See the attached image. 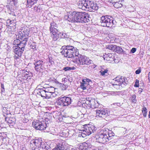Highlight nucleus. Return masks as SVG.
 Listing matches in <instances>:
<instances>
[{
    "mask_svg": "<svg viewBox=\"0 0 150 150\" xmlns=\"http://www.w3.org/2000/svg\"><path fill=\"white\" fill-rule=\"evenodd\" d=\"M31 144H34L36 147H38L39 150H50V147L46 144H42L41 138L33 139L31 141Z\"/></svg>",
    "mask_w": 150,
    "mask_h": 150,
    "instance_id": "nucleus-6",
    "label": "nucleus"
},
{
    "mask_svg": "<svg viewBox=\"0 0 150 150\" xmlns=\"http://www.w3.org/2000/svg\"><path fill=\"white\" fill-rule=\"evenodd\" d=\"M104 55H106L107 56H108V57L112 59H114V56L111 53H108L107 54H105Z\"/></svg>",
    "mask_w": 150,
    "mask_h": 150,
    "instance_id": "nucleus-45",
    "label": "nucleus"
},
{
    "mask_svg": "<svg viewBox=\"0 0 150 150\" xmlns=\"http://www.w3.org/2000/svg\"><path fill=\"white\" fill-rule=\"evenodd\" d=\"M89 15L85 12L82 13L76 11L69 12L67 20L71 23H85L90 21Z\"/></svg>",
    "mask_w": 150,
    "mask_h": 150,
    "instance_id": "nucleus-1",
    "label": "nucleus"
},
{
    "mask_svg": "<svg viewBox=\"0 0 150 150\" xmlns=\"http://www.w3.org/2000/svg\"><path fill=\"white\" fill-rule=\"evenodd\" d=\"M62 50L61 53L64 56L68 58H72V61L74 62V57L79 55V50L72 46L67 45L63 46L61 49Z\"/></svg>",
    "mask_w": 150,
    "mask_h": 150,
    "instance_id": "nucleus-2",
    "label": "nucleus"
},
{
    "mask_svg": "<svg viewBox=\"0 0 150 150\" xmlns=\"http://www.w3.org/2000/svg\"><path fill=\"white\" fill-rule=\"evenodd\" d=\"M16 21L14 19L12 20H11L10 19H8L6 21L7 25L9 26L10 27H12L14 29L16 28Z\"/></svg>",
    "mask_w": 150,
    "mask_h": 150,
    "instance_id": "nucleus-21",
    "label": "nucleus"
},
{
    "mask_svg": "<svg viewBox=\"0 0 150 150\" xmlns=\"http://www.w3.org/2000/svg\"><path fill=\"white\" fill-rule=\"evenodd\" d=\"M92 0H86V8L85 10L88 11L90 10Z\"/></svg>",
    "mask_w": 150,
    "mask_h": 150,
    "instance_id": "nucleus-24",
    "label": "nucleus"
},
{
    "mask_svg": "<svg viewBox=\"0 0 150 150\" xmlns=\"http://www.w3.org/2000/svg\"><path fill=\"white\" fill-rule=\"evenodd\" d=\"M136 96L135 95H134L132 96L130 98L131 100L133 103H136L137 100L136 99Z\"/></svg>",
    "mask_w": 150,
    "mask_h": 150,
    "instance_id": "nucleus-42",
    "label": "nucleus"
},
{
    "mask_svg": "<svg viewBox=\"0 0 150 150\" xmlns=\"http://www.w3.org/2000/svg\"><path fill=\"white\" fill-rule=\"evenodd\" d=\"M31 73L27 71H24V72L23 73L22 76L24 77L25 79H30L32 75Z\"/></svg>",
    "mask_w": 150,
    "mask_h": 150,
    "instance_id": "nucleus-25",
    "label": "nucleus"
},
{
    "mask_svg": "<svg viewBox=\"0 0 150 150\" xmlns=\"http://www.w3.org/2000/svg\"><path fill=\"white\" fill-rule=\"evenodd\" d=\"M117 141V139H116L114 140H112L108 143V144L110 146H112L115 144V143Z\"/></svg>",
    "mask_w": 150,
    "mask_h": 150,
    "instance_id": "nucleus-38",
    "label": "nucleus"
},
{
    "mask_svg": "<svg viewBox=\"0 0 150 150\" xmlns=\"http://www.w3.org/2000/svg\"><path fill=\"white\" fill-rule=\"evenodd\" d=\"M91 104L92 105L91 108L93 109L98 108L99 106V104L97 101L95 99H92L91 101Z\"/></svg>",
    "mask_w": 150,
    "mask_h": 150,
    "instance_id": "nucleus-23",
    "label": "nucleus"
},
{
    "mask_svg": "<svg viewBox=\"0 0 150 150\" xmlns=\"http://www.w3.org/2000/svg\"><path fill=\"white\" fill-rule=\"evenodd\" d=\"M35 62L34 63L35 65V68L36 71L38 72H40L42 70H43L44 68V64H50V60L49 62H44L42 60H34Z\"/></svg>",
    "mask_w": 150,
    "mask_h": 150,
    "instance_id": "nucleus-10",
    "label": "nucleus"
},
{
    "mask_svg": "<svg viewBox=\"0 0 150 150\" xmlns=\"http://www.w3.org/2000/svg\"><path fill=\"white\" fill-rule=\"evenodd\" d=\"M137 50V48L134 47L132 48V49L131 50V52L132 53H134Z\"/></svg>",
    "mask_w": 150,
    "mask_h": 150,
    "instance_id": "nucleus-52",
    "label": "nucleus"
},
{
    "mask_svg": "<svg viewBox=\"0 0 150 150\" xmlns=\"http://www.w3.org/2000/svg\"><path fill=\"white\" fill-rule=\"evenodd\" d=\"M79 67L81 68L83 70H86L88 66H80L79 65Z\"/></svg>",
    "mask_w": 150,
    "mask_h": 150,
    "instance_id": "nucleus-51",
    "label": "nucleus"
},
{
    "mask_svg": "<svg viewBox=\"0 0 150 150\" xmlns=\"http://www.w3.org/2000/svg\"><path fill=\"white\" fill-rule=\"evenodd\" d=\"M3 28V23L0 22V30H1Z\"/></svg>",
    "mask_w": 150,
    "mask_h": 150,
    "instance_id": "nucleus-61",
    "label": "nucleus"
},
{
    "mask_svg": "<svg viewBox=\"0 0 150 150\" xmlns=\"http://www.w3.org/2000/svg\"><path fill=\"white\" fill-rule=\"evenodd\" d=\"M82 105L83 106H86V108H88V104L86 103V101H85V103H83Z\"/></svg>",
    "mask_w": 150,
    "mask_h": 150,
    "instance_id": "nucleus-55",
    "label": "nucleus"
},
{
    "mask_svg": "<svg viewBox=\"0 0 150 150\" xmlns=\"http://www.w3.org/2000/svg\"><path fill=\"white\" fill-rule=\"evenodd\" d=\"M33 126L36 129L39 130L45 129L47 128V124L44 121H40L37 120L33 123Z\"/></svg>",
    "mask_w": 150,
    "mask_h": 150,
    "instance_id": "nucleus-12",
    "label": "nucleus"
},
{
    "mask_svg": "<svg viewBox=\"0 0 150 150\" xmlns=\"http://www.w3.org/2000/svg\"><path fill=\"white\" fill-rule=\"evenodd\" d=\"M36 45H35V43H33L30 45L31 48L34 50H36Z\"/></svg>",
    "mask_w": 150,
    "mask_h": 150,
    "instance_id": "nucleus-47",
    "label": "nucleus"
},
{
    "mask_svg": "<svg viewBox=\"0 0 150 150\" xmlns=\"http://www.w3.org/2000/svg\"><path fill=\"white\" fill-rule=\"evenodd\" d=\"M139 81L137 80H136L135 82L134 86L135 87H138L139 86Z\"/></svg>",
    "mask_w": 150,
    "mask_h": 150,
    "instance_id": "nucleus-50",
    "label": "nucleus"
},
{
    "mask_svg": "<svg viewBox=\"0 0 150 150\" xmlns=\"http://www.w3.org/2000/svg\"><path fill=\"white\" fill-rule=\"evenodd\" d=\"M39 89L40 91H39V94L42 97H45V98L46 91L45 89H44L43 88H40Z\"/></svg>",
    "mask_w": 150,
    "mask_h": 150,
    "instance_id": "nucleus-28",
    "label": "nucleus"
},
{
    "mask_svg": "<svg viewBox=\"0 0 150 150\" xmlns=\"http://www.w3.org/2000/svg\"><path fill=\"white\" fill-rule=\"evenodd\" d=\"M96 115L105 119L110 115V111L104 109H98L96 110Z\"/></svg>",
    "mask_w": 150,
    "mask_h": 150,
    "instance_id": "nucleus-15",
    "label": "nucleus"
},
{
    "mask_svg": "<svg viewBox=\"0 0 150 150\" xmlns=\"http://www.w3.org/2000/svg\"><path fill=\"white\" fill-rule=\"evenodd\" d=\"M89 140H87L86 142L83 143V146H85L88 149V148H91L92 147V145L89 142Z\"/></svg>",
    "mask_w": 150,
    "mask_h": 150,
    "instance_id": "nucleus-30",
    "label": "nucleus"
},
{
    "mask_svg": "<svg viewBox=\"0 0 150 150\" xmlns=\"http://www.w3.org/2000/svg\"><path fill=\"white\" fill-rule=\"evenodd\" d=\"M8 4L6 6V7L8 10L9 13L15 16L13 11L16 8V5L17 3V0H8Z\"/></svg>",
    "mask_w": 150,
    "mask_h": 150,
    "instance_id": "nucleus-11",
    "label": "nucleus"
},
{
    "mask_svg": "<svg viewBox=\"0 0 150 150\" xmlns=\"http://www.w3.org/2000/svg\"><path fill=\"white\" fill-rule=\"evenodd\" d=\"M91 100H90V101H86V103L88 104V106L90 107L91 108V106H92V105L91 104Z\"/></svg>",
    "mask_w": 150,
    "mask_h": 150,
    "instance_id": "nucleus-53",
    "label": "nucleus"
},
{
    "mask_svg": "<svg viewBox=\"0 0 150 150\" xmlns=\"http://www.w3.org/2000/svg\"><path fill=\"white\" fill-rule=\"evenodd\" d=\"M147 109L145 107H144L142 108V112L144 117H146L147 114Z\"/></svg>",
    "mask_w": 150,
    "mask_h": 150,
    "instance_id": "nucleus-36",
    "label": "nucleus"
},
{
    "mask_svg": "<svg viewBox=\"0 0 150 150\" xmlns=\"http://www.w3.org/2000/svg\"><path fill=\"white\" fill-rule=\"evenodd\" d=\"M55 96H56V95L55 94H53V93H51L46 91L45 98H51L53 97H54Z\"/></svg>",
    "mask_w": 150,
    "mask_h": 150,
    "instance_id": "nucleus-32",
    "label": "nucleus"
},
{
    "mask_svg": "<svg viewBox=\"0 0 150 150\" xmlns=\"http://www.w3.org/2000/svg\"><path fill=\"white\" fill-rule=\"evenodd\" d=\"M114 79H116L117 81H119L122 87H124L128 83V82L127 81L126 78L123 76H119L116 77Z\"/></svg>",
    "mask_w": 150,
    "mask_h": 150,
    "instance_id": "nucleus-19",
    "label": "nucleus"
},
{
    "mask_svg": "<svg viewBox=\"0 0 150 150\" xmlns=\"http://www.w3.org/2000/svg\"><path fill=\"white\" fill-rule=\"evenodd\" d=\"M141 72V69H139L135 71V73L136 74H139Z\"/></svg>",
    "mask_w": 150,
    "mask_h": 150,
    "instance_id": "nucleus-56",
    "label": "nucleus"
},
{
    "mask_svg": "<svg viewBox=\"0 0 150 150\" xmlns=\"http://www.w3.org/2000/svg\"><path fill=\"white\" fill-rule=\"evenodd\" d=\"M108 70L107 69H104L103 70H101L100 71V75L103 76H107V74H108Z\"/></svg>",
    "mask_w": 150,
    "mask_h": 150,
    "instance_id": "nucleus-33",
    "label": "nucleus"
},
{
    "mask_svg": "<svg viewBox=\"0 0 150 150\" xmlns=\"http://www.w3.org/2000/svg\"><path fill=\"white\" fill-rule=\"evenodd\" d=\"M106 47L107 49L112 50L118 53H125V52L123 50L121 47L117 46L115 45H108L106 46Z\"/></svg>",
    "mask_w": 150,
    "mask_h": 150,
    "instance_id": "nucleus-17",
    "label": "nucleus"
},
{
    "mask_svg": "<svg viewBox=\"0 0 150 150\" xmlns=\"http://www.w3.org/2000/svg\"><path fill=\"white\" fill-rule=\"evenodd\" d=\"M26 44L24 43L20 44L18 46H15L13 47V50L16 55L15 56L16 59L21 57L22 53L24 50Z\"/></svg>",
    "mask_w": 150,
    "mask_h": 150,
    "instance_id": "nucleus-8",
    "label": "nucleus"
},
{
    "mask_svg": "<svg viewBox=\"0 0 150 150\" xmlns=\"http://www.w3.org/2000/svg\"><path fill=\"white\" fill-rule=\"evenodd\" d=\"M82 3L81 5L83 6L82 9L85 10L86 8V0H82Z\"/></svg>",
    "mask_w": 150,
    "mask_h": 150,
    "instance_id": "nucleus-44",
    "label": "nucleus"
},
{
    "mask_svg": "<svg viewBox=\"0 0 150 150\" xmlns=\"http://www.w3.org/2000/svg\"><path fill=\"white\" fill-rule=\"evenodd\" d=\"M103 57L104 60L107 61H112V60H114V59H112L108 57V56H107L106 55H103Z\"/></svg>",
    "mask_w": 150,
    "mask_h": 150,
    "instance_id": "nucleus-41",
    "label": "nucleus"
},
{
    "mask_svg": "<svg viewBox=\"0 0 150 150\" xmlns=\"http://www.w3.org/2000/svg\"><path fill=\"white\" fill-rule=\"evenodd\" d=\"M57 28V24L54 22L52 21L50 23V33H57V34H60V32L59 31Z\"/></svg>",
    "mask_w": 150,
    "mask_h": 150,
    "instance_id": "nucleus-18",
    "label": "nucleus"
},
{
    "mask_svg": "<svg viewBox=\"0 0 150 150\" xmlns=\"http://www.w3.org/2000/svg\"><path fill=\"white\" fill-rule=\"evenodd\" d=\"M114 80L115 81V82L114 83V84L113 85H118V86L121 85L120 83V82L119 81H117V80L115 79H114Z\"/></svg>",
    "mask_w": 150,
    "mask_h": 150,
    "instance_id": "nucleus-49",
    "label": "nucleus"
},
{
    "mask_svg": "<svg viewBox=\"0 0 150 150\" xmlns=\"http://www.w3.org/2000/svg\"><path fill=\"white\" fill-rule=\"evenodd\" d=\"M1 88L3 89L4 90V91H5L4 88V86L3 84H1Z\"/></svg>",
    "mask_w": 150,
    "mask_h": 150,
    "instance_id": "nucleus-63",
    "label": "nucleus"
},
{
    "mask_svg": "<svg viewBox=\"0 0 150 150\" xmlns=\"http://www.w3.org/2000/svg\"><path fill=\"white\" fill-rule=\"evenodd\" d=\"M38 0H27V5L28 7H31L34 4L36 3Z\"/></svg>",
    "mask_w": 150,
    "mask_h": 150,
    "instance_id": "nucleus-27",
    "label": "nucleus"
},
{
    "mask_svg": "<svg viewBox=\"0 0 150 150\" xmlns=\"http://www.w3.org/2000/svg\"><path fill=\"white\" fill-rule=\"evenodd\" d=\"M98 6L97 4L93 0L91 2V7L90 10L91 9L97 10L98 9Z\"/></svg>",
    "mask_w": 150,
    "mask_h": 150,
    "instance_id": "nucleus-26",
    "label": "nucleus"
},
{
    "mask_svg": "<svg viewBox=\"0 0 150 150\" xmlns=\"http://www.w3.org/2000/svg\"><path fill=\"white\" fill-rule=\"evenodd\" d=\"M97 65L95 64H93L91 66H90L88 68L90 69H92L95 68Z\"/></svg>",
    "mask_w": 150,
    "mask_h": 150,
    "instance_id": "nucleus-48",
    "label": "nucleus"
},
{
    "mask_svg": "<svg viewBox=\"0 0 150 150\" xmlns=\"http://www.w3.org/2000/svg\"><path fill=\"white\" fill-rule=\"evenodd\" d=\"M92 81L89 79H83L81 83L80 87L83 90H88L90 87H92Z\"/></svg>",
    "mask_w": 150,
    "mask_h": 150,
    "instance_id": "nucleus-13",
    "label": "nucleus"
},
{
    "mask_svg": "<svg viewBox=\"0 0 150 150\" xmlns=\"http://www.w3.org/2000/svg\"><path fill=\"white\" fill-rule=\"evenodd\" d=\"M52 150H69V148L67 143L62 140L57 143L56 146Z\"/></svg>",
    "mask_w": 150,
    "mask_h": 150,
    "instance_id": "nucleus-14",
    "label": "nucleus"
},
{
    "mask_svg": "<svg viewBox=\"0 0 150 150\" xmlns=\"http://www.w3.org/2000/svg\"><path fill=\"white\" fill-rule=\"evenodd\" d=\"M100 20L101 25L103 27H111L115 23L113 18L109 16H102L100 17Z\"/></svg>",
    "mask_w": 150,
    "mask_h": 150,
    "instance_id": "nucleus-5",
    "label": "nucleus"
},
{
    "mask_svg": "<svg viewBox=\"0 0 150 150\" xmlns=\"http://www.w3.org/2000/svg\"><path fill=\"white\" fill-rule=\"evenodd\" d=\"M92 150H102L101 148H96V149H93Z\"/></svg>",
    "mask_w": 150,
    "mask_h": 150,
    "instance_id": "nucleus-62",
    "label": "nucleus"
},
{
    "mask_svg": "<svg viewBox=\"0 0 150 150\" xmlns=\"http://www.w3.org/2000/svg\"><path fill=\"white\" fill-rule=\"evenodd\" d=\"M76 69V68L73 67H64L63 68V69L65 71H72L73 70H75Z\"/></svg>",
    "mask_w": 150,
    "mask_h": 150,
    "instance_id": "nucleus-31",
    "label": "nucleus"
},
{
    "mask_svg": "<svg viewBox=\"0 0 150 150\" xmlns=\"http://www.w3.org/2000/svg\"><path fill=\"white\" fill-rule=\"evenodd\" d=\"M148 79L150 81V72L149 73V74Z\"/></svg>",
    "mask_w": 150,
    "mask_h": 150,
    "instance_id": "nucleus-64",
    "label": "nucleus"
},
{
    "mask_svg": "<svg viewBox=\"0 0 150 150\" xmlns=\"http://www.w3.org/2000/svg\"><path fill=\"white\" fill-rule=\"evenodd\" d=\"M85 147V146H83V143H82V144L79 146V149H80V150H86L88 149L87 148Z\"/></svg>",
    "mask_w": 150,
    "mask_h": 150,
    "instance_id": "nucleus-46",
    "label": "nucleus"
},
{
    "mask_svg": "<svg viewBox=\"0 0 150 150\" xmlns=\"http://www.w3.org/2000/svg\"><path fill=\"white\" fill-rule=\"evenodd\" d=\"M29 30L27 29L19 32V34L20 36V39L23 40V43L26 44L28 40V36L29 35Z\"/></svg>",
    "mask_w": 150,
    "mask_h": 150,
    "instance_id": "nucleus-16",
    "label": "nucleus"
},
{
    "mask_svg": "<svg viewBox=\"0 0 150 150\" xmlns=\"http://www.w3.org/2000/svg\"><path fill=\"white\" fill-rule=\"evenodd\" d=\"M45 89L46 91H47V92H50V93H53V94H55L54 93L55 91V88L54 87L50 86L49 87H47Z\"/></svg>",
    "mask_w": 150,
    "mask_h": 150,
    "instance_id": "nucleus-29",
    "label": "nucleus"
},
{
    "mask_svg": "<svg viewBox=\"0 0 150 150\" xmlns=\"http://www.w3.org/2000/svg\"><path fill=\"white\" fill-rule=\"evenodd\" d=\"M23 40H20L17 39L15 40L14 41V43L15 44H16L17 46H18V45L20 44L23 43Z\"/></svg>",
    "mask_w": 150,
    "mask_h": 150,
    "instance_id": "nucleus-35",
    "label": "nucleus"
},
{
    "mask_svg": "<svg viewBox=\"0 0 150 150\" xmlns=\"http://www.w3.org/2000/svg\"><path fill=\"white\" fill-rule=\"evenodd\" d=\"M61 33L60 34V36L62 37V38H65V35L66 34L65 33L64 34L63 33Z\"/></svg>",
    "mask_w": 150,
    "mask_h": 150,
    "instance_id": "nucleus-54",
    "label": "nucleus"
},
{
    "mask_svg": "<svg viewBox=\"0 0 150 150\" xmlns=\"http://www.w3.org/2000/svg\"><path fill=\"white\" fill-rule=\"evenodd\" d=\"M71 99L68 97L61 96L59 97L57 100V105L61 106H68L71 103Z\"/></svg>",
    "mask_w": 150,
    "mask_h": 150,
    "instance_id": "nucleus-9",
    "label": "nucleus"
},
{
    "mask_svg": "<svg viewBox=\"0 0 150 150\" xmlns=\"http://www.w3.org/2000/svg\"><path fill=\"white\" fill-rule=\"evenodd\" d=\"M83 129L80 130L79 132V136L83 138L87 136H88L97 129L94 126L89 125H83Z\"/></svg>",
    "mask_w": 150,
    "mask_h": 150,
    "instance_id": "nucleus-3",
    "label": "nucleus"
},
{
    "mask_svg": "<svg viewBox=\"0 0 150 150\" xmlns=\"http://www.w3.org/2000/svg\"><path fill=\"white\" fill-rule=\"evenodd\" d=\"M67 85L64 84L62 83H60V87L62 90H66L68 87Z\"/></svg>",
    "mask_w": 150,
    "mask_h": 150,
    "instance_id": "nucleus-37",
    "label": "nucleus"
},
{
    "mask_svg": "<svg viewBox=\"0 0 150 150\" xmlns=\"http://www.w3.org/2000/svg\"><path fill=\"white\" fill-rule=\"evenodd\" d=\"M143 89L142 88H140L139 89L138 93L139 94H140L142 92V91Z\"/></svg>",
    "mask_w": 150,
    "mask_h": 150,
    "instance_id": "nucleus-60",
    "label": "nucleus"
},
{
    "mask_svg": "<svg viewBox=\"0 0 150 150\" xmlns=\"http://www.w3.org/2000/svg\"><path fill=\"white\" fill-rule=\"evenodd\" d=\"M50 86L49 85H48L47 84H45L44 85V87H43V89H45V88H46V87H50Z\"/></svg>",
    "mask_w": 150,
    "mask_h": 150,
    "instance_id": "nucleus-58",
    "label": "nucleus"
},
{
    "mask_svg": "<svg viewBox=\"0 0 150 150\" xmlns=\"http://www.w3.org/2000/svg\"><path fill=\"white\" fill-rule=\"evenodd\" d=\"M118 1V0H110L109 1L110 3H112V4L114 3L113 6L115 7H116V4H118V3L117 2Z\"/></svg>",
    "mask_w": 150,
    "mask_h": 150,
    "instance_id": "nucleus-40",
    "label": "nucleus"
},
{
    "mask_svg": "<svg viewBox=\"0 0 150 150\" xmlns=\"http://www.w3.org/2000/svg\"><path fill=\"white\" fill-rule=\"evenodd\" d=\"M96 137L97 142L102 144H104L110 140L109 138L106 133V131H105L104 129L101 130L97 133Z\"/></svg>",
    "mask_w": 150,
    "mask_h": 150,
    "instance_id": "nucleus-7",
    "label": "nucleus"
},
{
    "mask_svg": "<svg viewBox=\"0 0 150 150\" xmlns=\"http://www.w3.org/2000/svg\"><path fill=\"white\" fill-rule=\"evenodd\" d=\"M82 3H83L82 1V0H80L78 2L77 5L78 7L79 8L82 9L83 6L82 5H81Z\"/></svg>",
    "mask_w": 150,
    "mask_h": 150,
    "instance_id": "nucleus-43",
    "label": "nucleus"
},
{
    "mask_svg": "<svg viewBox=\"0 0 150 150\" xmlns=\"http://www.w3.org/2000/svg\"><path fill=\"white\" fill-rule=\"evenodd\" d=\"M68 133V135L70 136H71L75 134V131L74 129H69Z\"/></svg>",
    "mask_w": 150,
    "mask_h": 150,
    "instance_id": "nucleus-39",
    "label": "nucleus"
},
{
    "mask_svg": "<svg viewBox=\"0 0 150 150\" xmlns=\"http://www.w3.org/2000/svg\"><path fill=\"white\" fill-rule=\"evenodd\" d=\"M114 105H117V106H120L121 105V103H114Z\"/></svg>",
    "mask_w": 150,
    "mask_h": 150,
    "instance_id": "nucleus-57",
    "label": "nucleus"
},
{
    "mask_svg": "<svg viewBox=\"0 0 150 150\" xmlns=\"http://www.w3.org/2000/svg\"><path fill=\"white\" fill-rule=\"evenodd\" d=\"M74 58V62L79 65H88L93 62V61L88 58L79 54L77 57H75Z\"/></svg>",
    "mask_w": 150,
    "mask_h": 150,
    "instance_id": "nucleus-4",
    "label": "nucleus"
},
{
    "mask_svg": "<svg viewBox=\"0 0 150 150\" xmlns=\"http://www.w3.org/2000/svg\"><path fill=\"white\" fill-rule=\"evenodd\" d=\"M104 130L105 131H106V133H107L108 138H109L110 140L112 139V137H114L115 134L111 130H110L108 129H104Z\"/></svg>",
    "mask_w": 150,
    "mask_h": 150,
    "instance_id": "nucleus-22",
    "label": "nucleus"
},
{
    "mask_svg": "<svg viewBox=\"0 0 150 150\" xmlns=\"http://www.w3.org/2000/svg\"><path fill=\"white\" fill-rule=\"evenodd\" d=\"M5 120L10 127H13L15 125L16 122V119L15 117H5Z\"/></svg>",
    "mask_w": 150,
    "mask_h": 150,
    "instance_id": "nucleus-20",
    "label": "nucleus"
},
{
    "mask_svg": "<svg viewBox=\"0 0 150 150\" xmlns=\"http://www.w3.org/2000/svg\"><path fill=\"white\" fill-rule=\"evenodd\" d=\"M60 34H57V33H52V35H51L52 38L54 40L56 41L59 38V36Z\"/></svg>",
    "mask_w": 150,
    "mask_h": 150,
    "instance_id": "nucleus-34",
    "label": "nucleus"
},
{
    "mask_svg": "<svg viewBox=\"0 0 150 150\" xmlns=\"http://www.w3.org/2000/svg\"><path fill=\"white\" fill-rule=\"evenodd\" d=\"M93 99L91 98H86V101H90V100H91Z\"/></svg>",
    "mask_w": 150,
    "mask_h": 150,
    "instance_id": "nucleus-59",
    "label": "nucleus"
}]
</instances>
